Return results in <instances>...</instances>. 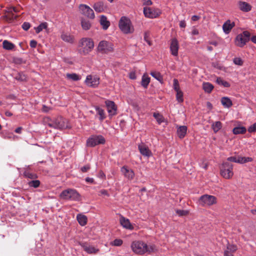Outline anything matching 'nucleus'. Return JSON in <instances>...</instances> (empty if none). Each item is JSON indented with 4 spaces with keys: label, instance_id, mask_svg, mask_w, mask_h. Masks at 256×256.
<instances>
[{
    "label": "nucleus",
    "instance_id": "f257e3e1",
    "mask_svg": "<svg viewBox=\"0 0 256 256\" xmlns=\"http://www.w3.org/2000/svg\"><path fill=\"white\" fill-rule=\"evenodd\" d=\"M94 47V42L92 39L88 38H82L79 42L78 51L82 55H86L90 52Z\"/></svg>",
    "mask_w": 256,
    "mask_h": 256
},
{
    "label": "nucleus",
    "instance_id": "f03ea898",
    "mask_svg": "<svg viewBox=\"0 0 256 256\" xmlns=\"http://www.w3.org/2000/svg\"><path fill=\"white\" fill-rule=\"evenodd\" d=\"M131 247L132 250L138 254H144L146 252H150L154 250V246H148L143 241H133Z\"/></svg>",
    "mask_w": 256,
    "mask_h": 256
},
{
    "label": "nucleus",
    "instance_id": "7ed1b4c3",
    "mask_svg": "<svg viewBox=\"0 0 256 256\" xmlns=\"http://www.w3.org/2000/svg\"><path fill=\"white\" fill-rule=\"evenodd\" d=\"M118 26L120 30L124 34H132L134 28L130 20L126 16H122L118 22Z\"/></svg>",
    "mask_w": 256,
    "mask_h": 256
},
{
    "label": "nucleus",
    "instance_id": "20e7f679",
    "mask_svg": "<svg viewBox=\"0 0 256 256\" xmlns=\"http://www.w3.org/2000/svg\"><path fill=\"white\" fill-rule=\"evenodd\" d=\"M61 199L78 201L80 200V194L74 189L68 188L63 190L60 194Z\"/></svg>",
    "mask_w": 256,
    "mask_h": 256
},
{
    "label": "nucleus",
    "instance_id": "39448f33",
    "mask_svg": "<svg viewBox=\"0 0 256 256\" xmlns=\"http://www.w3.org/2000/svg\"><path fill=\"white\" fill-rule=\"evenodd\" d=\"M50 127H53L58 129H64L70 128L68 120L62 116H58L53 121L48 123Z\"/></svg>",
    "mask_w": 256,
    "mask_h": 256
},
{
    "label": "nucleus",
    "instance_id": "423d86ee",
    "mask_svg": "<svg viewBox=\"0 0 256 256\" xmlns=\"http://www.w3.org/2000/svg\"><path fill=\"white\" fill-rule=\"evenodd\" d=\"M220 174L226 179H230L234 176L233 165L228 162H223L220 168Z\"/></svg>",
    "mask_w": 256,
    "mask_h": 256
},
{
    "label": "nucleus",
    "instance_id": "0eeeda50",
    "mask_svg": "<svg viewBox=\"0 0 256 256\" xmlns=\"http://www.w3.org/2000/svg\"><path fill=\"white\" fill-rule=\"evenodd\" d=\"M97 50L102 54H108L113 52V44L110 42L102 40L99 42L97 47Z\"/></svg>",
    "mask_w": 256,
    "mask_h": 256
},
{
    "label": "nucleus",
    "instance_id": "6e6552de",
    "mask_svg": "<svg viewBox=\"0 0 256 256\" xmlns=\"http://www.w3.org/2000/svg\"><path fill=\"white\" fill-rule=\"evenodd\" d=\"M105 138L102 135H92L86 140V146L88 147H94L96 145L104 144Z\"/></svg>",
    "mask_w": 256,
    "mask_h": 256
},
{
    "label": "nucleus",
    "instance_id": "1a4fd4ad",
    "mask_svg": "<svg viewBox=\"0 0 256 256\" xmlns=\"http://www.w3.org/2000/svg\"><path fill=\"white\" fill-rule=\"evenodd\" d=\"M216 198L213 196L208 194H204L202 196L199 200V204L202 206H210L216 204Z\"/></svg>",
    "mask_w": 256,
    "mask_h": 256
},
{
    "label": "nucleus",
    "instance_id": "9d476101",
    "mask_svg": "<svg viewBox=\"0 0 256 256\" xmlns=\"http://www.w3.org/2000/svg\"><path fill=\"white\" fill-rule=\"evenodd\" d=\"M250 33L244 31L242 34H238L235 40L236 45L239 47H243L250 40Z\"/></svg>",
    "mask_w": 256,
    "mask_h": 256
},
{
    "label": "nucleus",
    "instance_id": "9b49d317",
    "mask_svg": "<svg viewBox=\"0 0 256 256\" xmlns=\"http://www.w3.org/2000/svg\"><path fill=\"white\" fill-rule=\"evenodd\" d=\"M20 7L10 6L7 8L6 14V20L11 22L14 20L16 19L18 16L14 14V12L18 13L20 12Z\"/></svg>",
    "mask_w": 256,
    "mask_h": 256
},
{
    "label": "nucleus",
    "instance_id": "f8f14e48",
    "mask_svg": "<svg viewBox=\"0 0 256 256\" xmlns=\"http://www.w3.org/2000/svg\"><path fill=\"white\" fill-rule=\"evenodd\" d=\"M144 14L146 17L154 18L158 16L160 14L161 12L158 8L144 7Z\"/></svg>",
    "mask_w": 256,
    "mask_h": 256
},
{
    "label": "nucleus",
    "instance_id": "ddd939ff",
    "mask_svg": "<svg viewBox=\"0 0 256 256\" xmlns=\"http://www.w3.org/2000/svg\"><path fill=\"white\" fill-rule=\"evenodd\" d=\"M79 8L83 15L91 19L94 18L95 16L93 10L88 6L81 4L79 6Z\"/></svg>",
    "mask_w": 256,
    "mask_h": 256
},
{
    "label": "nucleus",
    "instance_id": "4468645a",
    "mask_svg": "<svg viewBox=\"0 0 256 256\" xmlns=\"http://www.w3.org/2000/svg\"><path fill=\"white\" fill-rule=\"evenodd\" d=\"M105 104L110 118L117 114V106L113 101L106 100Z\"/></svg>",
    "mask_w": 256,
    "mask_h": 256
},
{
    "label": "nucleus",
    "instance_id": "2eb2a0df",
    "mask_svg": "<svg viewBox=\"0 0 256 256\" xmlns=\"http://www.w3.org/2000/svg\"><path fill=\"white\" fill-rule=\"evenodd\" d=\"M78 244L82 246L84 250L89 254H95L99 251L98 248L84 241H79Z\"/></svg>",
    "mask_w": 256,
    "mask_h": 256
},
{
    "label": "nucleus",
    "instance_id": "dca6fc26",
    "mask_svg": "<svg viewBox=\"0 0 256 256\" xmlns=\"http://www.w3.org/2000/svg\"><path fill=\"white\" fill-rule=\"evenodd\" d=\"M85 83L88 86L96 88L100 84V78L97 76L88 75L86 78Z\"/></svg>",
    "mask_w": 256,
    "mask_h": 256
},
{
    "label": "nucleus",
    "instance_id": "f3484780",
    "mask_svg": "<svg viewBox=\"0 0 256 256\" xmlns=\"http://www.w3.org/2000/svg\"><path fill=\"white\" fill-rule=\"evenodd\" d=\"M227 160L228 162H232L239 164H244L247 162H252V158L250 157H241L238 156H230L227 158Z\"/></svg>",
    "mask_w": 256,
    "mask_h": 256
},
{
    "label": "nucleus",
    "instance_id": "a211bd4d",
    "mask_svg": "<svg viewBox=\"0 0 256 256\" xmlns=\"http://www.w3.org/2000/svg\"><path fill=\"white\" fill-rule=\"evenodd\" d=\"M170 48L171 54L172 56H177L178 55L179 45L178 42L176 38L172 39Z\"/></svg>",
    "mask_w": 256,
    "mask_h": 256
},
{
    "label": "nucleus",
    "instance_id": "6ab92c4d",
    "mask_svg": "<svg viewBox=\"0 0 256 256\" xmlns=\"http://www.w3.org/2000/svg\"><path fill=\"white\" fill-rule=\"evenodd\" d=\"M120 171L124 175V177L129 180H132L134 176V171L128 168L127 166H123L121 168Z\"/></svg>",
    "mask_w": 256,
    "mask_h": 256
},
{
    "label": "nucleus",
    "instance_id": "aec40b11",
    "mask_svg": "<svg viewBox=\"0 0 256 256\" xmlns=\"http://www.w3.org/2000/svg\"><path fill=\"white\" fill-rule=\"evenodd\" d=\"M140 153L144 156L150 157L152 156V152L144 144L141 143L138 146Z\"/></svg>",
    "mask_w": 256,
    "mask_h": 256
},
{
    "label": "nucleus",
    "instance_id": "412c9836",
    "mask_svg": "<svg viewBox=\"0 0 256 256\" xmlns=\"http://www.w3.org/2000/svg\"><path fill=\"white\" fill-rule=\"evenodd\" d=\"M235 26V22L230 20H227L222 25V30L226 34H228L232 28Z\"/></svg>",
    "mask_w": 256,
    "mask_h": 256
},
{
    "label": "nucleus",
    "instance_id": "4be33fe9",
    "mask_svg": "<svg viewBox=\"0 0 256 256\" xmlns=\"http://www.w3.org/2000/svg\"><path fill=\"white\" fill-rule=\"evenodd\" d=\"M120 220L121 225L124 228L128 230H132L134 228L133 226L131 224L128 219L126 218L124 216H121Z\"/></svg>",
    "mask_w": 256,
    "mask_h": 256
},
{
    "label": "nucleus",
    "instance_id": "5701e85b",
    "mask_svg": "<svg viewBox=\"0 0 256 256\" xmlns=\"http://www.w3.org/2000/svg\"><path fill=\"white\" fill-rule=\"evenodd\" d=\"M95 110L96 112V116H98V120L100 122H102L106 118V114L104 110L98 106H95Z\"/></svg>",
    "mask_w": 256,
    "mask_h": 256
},
{
    "label": "nucleus",
    "instance_id": "b1692460",
    "mask_svg": "<svg viewBox=\"0 0 256 256\" xmlns=\"http://www.w3.org/2000/svg\"><path fill=\"white\" fill-rule=\"evenodd\" d=\"M239 8L242 12H248L252 9V6L248 3L240 1L238 2Z\"/></svg>",
    "mask_w": 256,
    "mask_h": 256
},
{
    "label": "nucleus",
    "instance_id": "393cba45",
    "mask_svg": "<svg viewBox=\"0 0 256 256\" xmlns=\"http://www.w3.org/2000/svg\"><path fill=\"white\" fill-rule=\"evenodd\" d=\"M93 8L97 12H102L104 10V6L102 2H98L94 3L93 5Z\"/></svg>",
    "mask_w": 256,
    "mask_h": 256
},
{
    "label": "nucleus",
    "instance_id": "a878e982",
    "mask_svg": "<svg viewBox=\"0 0 256 256\" xmlns=\"http://www.w3.org/2000/svg\"><path fill=\"white\" fill-rule=\"evenodd\" d=\"M188 128L185 126H180L178 128L177 134L179 138H183L187 132Z\"/></svg>",
    "mask_w": 256,
    "mask_h": 256
},
{
    "label": "nucleus",
    "instance_id": "bb28decb",
    "mask_svg": "<svg viewBox=\"0 0 256 256\" xmlns=\"http://www.w3.org/2000/svg\"><path fill=\"white\" fill-rule=\"evenodd\" d=\"M23 174L25 178L32 180H35L38 178L37 174L35 173L30 172L29 168H26L24 170Z\"/></svg>",
    "mask_w": 256,
    "mask_h": 256
},
{
    "label": "nucleus",
    "instance_id": "cd10ccee",
    "mask_svg": "<svg viewBox=\"0 0 256 256\" xmlns=\"http://www.w3.org/2000/svg\"><path fill=\"white\" fill-rule=\"evenodd\" d=\"M76 220L78 224L82 226H84L87 224L88 218L84 214H77Z\"/></svg>",
    "mask_w": 256,
    "mask_h": 256
},
{
    "label": "nucleus",
    "instance_id": "c85d7f7f",
    "mask_svg": "<svg viewBox=\"0 0 256 256\" xmlns=\"http://www.w3.org/2000/svg\"><path fill=\"white\" fill-rule=\"evenodd\" d=\"M61 38L64 42L70 43H73L74 41V36L68 33H62L61 34Z\"/></svg>",
    "mask_w": 256,
    "mask_h": 256
},
{
    "label": "nucleus",
    "instance_id": "c756f323",
    "mask_svg": "<svg viewBox=\"0 0 256 256\" xmlns=\"http://www.w3.org/2000/svg\"><path fill=\"white\" fill-rule=\"evenodd\" d=\"M221 103L224 107L229 108L232 105V100L228 97H223L221 99Z\"/></svg>",
    "mask_w": 256,
    "mask_h": 256
},
{
    "label": "nucleus",
    "instance_id": "7c9ffc66",
    "mask_svg": "<svg viewBox=\"0 0 256 256\" xmlns=\"http://www.w3.org/2000/svg\"><path fill=\"white\" fill-rule=\"evenodd\" d=\"M214 88V86L210 82H204L202 84V88L206 92L210 93Z\"/></svg>",
    "mask_w": 256,
    "mask_h": 256
},
{
    "label": "nucleus",
    "instance_id": "2f4dec72",
    "mask_svg": "<svg viewBox=\"0 0 256 256\" xmlns=\"http://www.w3.org/2000/svg\"><path fill=\"white\" fill-rule=\"evenodd\" d=\"M100 22L104 30H106L110 25V22L107 20L106 17L104 16H102Z\"/></svg>",
    "mask_w": 256,
    "mask_h": 256
},
{
    "label": "nucleus",
    "instance_id": "473e14b6",
    "mask_svg": "<svg viewBox=\"0 0 256 256\" xmlns=\"http://www.w3.org/2000/svg\"><path fill=\"white\" fill-rule=\"evenodd\" d=\"M2 46L3 48L6 50H12L15 47V45L14 44L10 42L7 40H4L3 42Z\"/></svg>",
    "mask_w": 256,
    "mask_h": 256
},
{
    "label": "nucleus",
    "instance_id": "72a5a7b5",
    "mask_svg": "<svg viewBox=\"0 0 256 256\" xmlns=\"http://www.w3.org/2000/svg\"><path fill=\"white\" fill-rule=\"evenodd\" d=\"M238 249L237 246L234 244L232 242H230L229 241L228 242L226 250H228L229 252L232 253L235 252Z\"/></svg>",
    "mask_w": 256,
    "mask_h": 256
},
{
    "label": "nucleus",
    "instance_id": "f704fd0d",
    "mask_svg": "<svg viewBox=\"0 0 256 256\" xmlns=\"http://www.w3.org/2000/svg\"><path fill=\"white\" fill-rule=\"evenodd\" d=\"M48 24L46 22L41 23L38 27L34 28L36 32L39 34L43 30H47Z\"/></svg>",
    "mask_w": 256,
    "mask_h": 256
},
{
    "label": "nucleus",
    "instance_id": "c9c22d12",
    "mask_svg": "<svg viewBox=\"0 0 256 256\" xmlns=\"http://www.w3.org/2000/svg\"><path fill=\"white\" fill-rule=\"evenodd\" d=\"M150 82V78L146 74H144L142 77L141 84L144 88H146Z\"/></svg>",
    "mask_w": 256,
    "mask_h": 256
},
{
    "label": "nucleus",
    "instance_id": "e433bc0d",
    "mask_svg": "<svg viewBox=\"0 0 256 256\" xmlns=\"http://www.w3.org/2000/svg\"><path fill=\"white\" fill-rule=\"evenodd\" d=\"M66 78L74 81H78L80 79V76L75 73L66 74Z\"/></svg>",
    "mask_w": 256,
    "mask_h": 256
},
{
    "label": "nucleus",
    "instance_id": "4c0bfd02",
    "mask_svg": "<svg viewBox=\"0 0 256 256\" xmlns=\"http://www.w3.org/2000/svg\"><path fill=\"white\" fill-rule=\"evenodd\" d=\"M150 74L152 77L155 78L158 81H159L161 83L162 82L163 78H162V76L160 74V72L154 71V72H151Z\"/></svg>",
    "mask_w": 256,
    "mask_h": 256
},
{
    "label": "nucleus",
    "instance_id": "58836bf2",
    "mask_svg": "<svg viewBox=\"0 0 256 256\" xmlns=\"http://www.w3.org/2000/svg\"><path fill=\"white\" fill-rule=\"evenodd\" d=\"M246 131V128L244 126L236 127L233 129V133L235 134H243Z\"/></svg>",
    "mask_w": 256,
    "mask_h": 256
},
{
    "label": "nucleus",
    "instance_id": "ea45409f",
    "mask_svg": "<svg viewBox=\"0 0 256 256\" xmlns=\"http://www.w3.org/2000/svg\"><path fill=\"white\" fill-rule=\"evenodd\" d=\"M81 25L84 30H88L91 27V24L89 20L82 19L81 21Z\"/></svg>",
    "mask_w": 256,
    "mask_h": 256
},
{
    "label": "nucleus",
    "instance_id": "a19ab883",
    "mask_svg": "<svg viewBox=\"0 0 256 256\" xmlns=\"http://www.w3.org/2000/svg\"><path fill=\"white\" fill-rule=\"evenodd\" d=\"M212 128L214 132H218L222 127V124L220 122L218 121L212 124Z\"/></svg>",
    "mask_w": 256,
    "mask_h": 256
},
{
    "label": "nucleus",
    "instance_id": "79ce46f5",
    "mask_svg": "<svg viewBox=\"0 0 256 256\" xmlns=\"http://www.w3.org/2000/svg\"><path fill=\"white\" fill-rule=\"evenodd\" d=\"M153 116L156 119L158 124H161L164 120L163 116L159 113L154 112L153 114Z\"/></svg>",
    "mask_w": 256,
    "mask_h": 256
},
{
    "label": "nucleus",
    "instance_id": "37998d69",
    "mask_svg": "<svg viewBox=\"0 0 256 256\" xmlns=\"http://www.w3.org/2000/svg\"><path fill=\"white\" fill-rule=\"evenodd\" d=\"M216 82L218 84L223 86L224 87L228 88L230 86V84L228 82L220 78H218Z\"/></svg>",
    "mask_w": 256,
    "mask_h": 256
},
{
    "label": "nucleus",
    "instance_id": "c03bdc74",
    "mask_svg": "<svg viewBox=\"0 0 256 256\" xmlns=\"http://www.w3.org/2000/svg\"><path fill=\"white\" fill-rule=\"evenodd\" d=\"M30 186L34 188H38L40 185V181L38 180H32L28 182Z\"/></svg>",
    "mask_w": 256,
    "mask_h": 256
},
{
    "label": "nucleus",
    "instance_id": "a18cd8bd",
    "mask_svg": "<svg viewBox=\"0 0 256 256\" xmlns=\"http://www.w3.org/2000/svg\"><path fill=\"white\" fill-rule=\"evenodd\" d=\"M176 92V98L177 100L179 102H183L184 98H183V93H182V92L181 90L178 91V92Z\"/></svg>",
    "mask_w": 256,
    "mask_h": 256
},
{
    "label": "nucleus",
    "instance_id": "49530a36",
    "mask_svg": "<svg viewBox=\"0 0 256 256\" xmlns=\"http://www.w3.org/2000/svg\"><path fill=\"white\" fill-rule=\"evenodd\" d=\"M176 212L179 216H186L188 213V210H176Z\"/></svg>",
    "mask_w": 256,
    "mask_h": 256
},
{
    "label": "nucleus",
    "instance_id": "de8ad7c7",
    "mask_svg": "<svg viewBox=\"0 0 256 256\" xmlns=\"http://www.w3.org/2000/svg\"><path fill=\"white\" fill-rule=\"evenodd\" d=\"M174 90L176 92L180 90V88L178 82V80H176V79L174 80Z\"/></svg>",
    "mask_w": 256,
    "mask_h": 256
},
{
    "label": "nucleus",
    "instance_id": "09e8293b",
    "mask_svg": "<svg viewBox=\"0 0 256 256\" xmlns=\"http://www.w3.org/2000/svg\"><path fill=\"white\" fill-rule=\"evenodd\" d=\"M233 62L235 64L238 66H242L243 64L242 60L240 58H235L233 60Z\"/></svg>",
    "mask_w": 256,
    "mask_h": 256
},
{
    "label": "nucleus",
    "instance_id": "8fccbe9b",
    "mask_svg": "<svg viewBox=\"0 0 256 256\" xmlns=\"http://www.w3.org/2000/svg\"><path fill=\"white\" fill-rule=\"evenodd\" d=\"M22 28L24 30H28L30 27V24L28 22H24L22 24Z\"/></svg>",
    "mask_w": 256,
    "mask_h": 256
},
{
    "label": "nucleus",
    "instance_id": "3c124183",
    "mask_svg": "<svg viewBox=\"0 0 256 256\" xmlns=\"http://www.w3.org/2000/svg\"><path fill=\"white\" fill-rule=\"evenodd\" d=\"M248 131L250 132H256V122L254 123L252 125L250 126L248 128Z\"/></svg>",
    "mask_w": 256,
    "mask_h": 256
},
{
    "label": "nucleus",
    "instance_id": "603ef678",
    "mask_svg": "<svg viewBox=\"0 0 256 256\" xmlns=\"http://www.w3.org/2000/svg\"><path fill=\"white\" fill-rule=\"evenodd\" d=\"M123 241H112L110 244L114 246H120L122 244Z\"/></svg>",
    "mask_w": 256,
    "mask_h": 256
},
{
    "label": "nucleus",
    "instance_id": "864d4df0",
    "mask_svg": "<svg viewBox=\"0 0 256 256\" xmlns=\"http://www.w3.org/2000/svg\"><path fill=\"white\" fill-rule=\"evenodd\" d=\"M90 169V166L89 164H87L81 168V171L83 172H86Z\"/></svg>",
    "mask_w": 256,
    "mask_h": 256
},
{
    "label": "nucleus",
    "instance_id": "5fc2aeb1",
    "mask_svg": "<svg viewBox=\"0 0 256 256\" xmlns=\"http://www.w3.org/2000/svg\"><path fill=\"white\" fill-rule=\"evenodd\" d=\"M30 46L32 48H35L37 45V42L35 40H31L30 43Z\"/></svg>",
    "mask_w": 256,
    "mask_h": 256
},
{
    "label": "nucleus",
    "instance_id": "6e6d98bb",
    "mask_svg": "<svg viewBox=\"0 0 256 256\" xmlns=\"http://www.w3.org/2000/svg\"><path fill=\"white\" fill-rule=\"evenodd\" d=\"M100 195H106V196H109V194L108 192V191L106 190H102L100 191Z\"/></svg>",
    "mask_w": 256,
    "mask_h": 256
},
{
    "label": "nucleus",
    "instance_id": "4d7b16f0",
    "mask_svg": "<svg viewBox=\"0 0 256 256\" xmlns=\"http://www.w3.org/2000/svg\"><path fill=\"white\" fill-rule=\"evenodd\" d=\"M152 4V2L151 0H146L143 2V4L146 6H151Z\"/></svg>",
    "mask_w": 256,
    "mask_h": 256
},
{
    "label": "nucleus",
    "instance_id": "13d9d810",
    "mask_svg": "<svg viewBox=\"0 0 256 256\" xmlns=\"http://www.w3.org/2000/svg\"><path fill=\"white\" fill-rule=\"evenodd\" d=\"M86 181L88 183L94 184V180L92 178L88 177L86 178Z\"/></svg>",
    "mask_w": 256,
    "mask_h": 256
},
{
    "label": "nucleus",
    "instance_id": "bf43d9fd",
    "mask_svg": "<svg viewBox=\"0 0 256 256\" xmlns=\"http://www.w3.org/2000/svg\"><path fill=\"white\" fill-rule=\"evenodd\" d=\"M180 26L182 28H184L186 26V24L184 20H182L180 22Z\"/></svg>",
    "mask_w": 256,
    "mask_h": 256
},
{
    "label": "nucleus",
    "instance_id": "052dcab7",
    "mask_svg": "<svg viewBox=\"0 0 256 256\" xmlns=\"http://www.w3.org/2000/svg\"><path fill=\"white\" fill-rule=\"evenodd\" d=\"M200 18V16H193L192 18V20L193 21H196L198 20Z\"/></svg>",
    "mask_w": 256,
    "mask_h": 256
},
{
    "label": "nucleus",
    "instance_id": "680f3d73",
    "mask_svg": "<svg viewBox=\"0 0 256 256\" xmlns=\"http://www.w3.org/2000/svg\"><path fill=\"white\" fill-rule=\"evenodd\" d=\"M224 256H234V255L232 253L229 252L228 250H225L224 252Z\"/></svg>",
    "mask_w": 256,
    "mask_h": 256
},
{
    "label": "nucleus",
    "instance_id": "e2e57ef3",
    "mask_svg": "<svg viewBox=\"0 0 256 256\" xmlns=\"http://www.w3.org/2000/svg\"><path fill=\"white\" fill-rule=\"evenodd\" d=\"M192 34H193V35H198V34L199 32H198V30L197 29L194 28L192 30Z\"/></svg>",
    "mask_w": 256,
    "mask_h": 256
},
{
    "label": "nucleus",
    "instance_id": "0e129e2a",
    "mask_svg": "<svg viewBox=\"0 0 256 256\" xmlns=\"http://www.w3.org/2000/svg\"><path fill=\"white\" fill-rule=\"evenodd\" d=\"M22 128V127H18L15 130V132L18 134H20Z\"/></svg>",
    "mask_w": 256,
    "mask_h": 256
},
{
    "label": "nucleus",
    "instance_id": "69168bd1",
    "mask_svg": "<svg viewBox=\"0 0 256 256\" xmlns=\"http://www.w3.org/2000/svg\"><path fill=\"white\" fill-rule=\"evenodd\" d=\"M42 110L44 112H48V108L46 106H43Z\"/></svg>",
    "mask_w": 256,
    "mask_h": 256
},
{
    "label": "nucleus",
    "instance_id": "338daca9",
    "mask_svg": "<svg viewBox=\"0 0 256 256\" xmlns=\"http://www.w3.org/2000/svg\"><path fill=\"white\" fill-rule=\"evenodd\" d=\"M5 114L7 116H11L12 115V114L11 112H9V111H6L5 112Z\"/></svg>",
    "mask_w": 256,
    "mask_h": 256
},
{
    "label": "nucleus",
    "instance_id": "774afa93",
    "mask_svg": "<svg viewBox=\"0 0 256 256\" xmlns=\"http://www.w3.org/2000/svg\"><path fill=\"white\" fill-rule=\"evenodd\" d=\"M251 40L254 44H256V36H253L252 38H251Z\"/></svg>",
    "mask_w": 256,
    "mask_h": 256
}]
</instances>
